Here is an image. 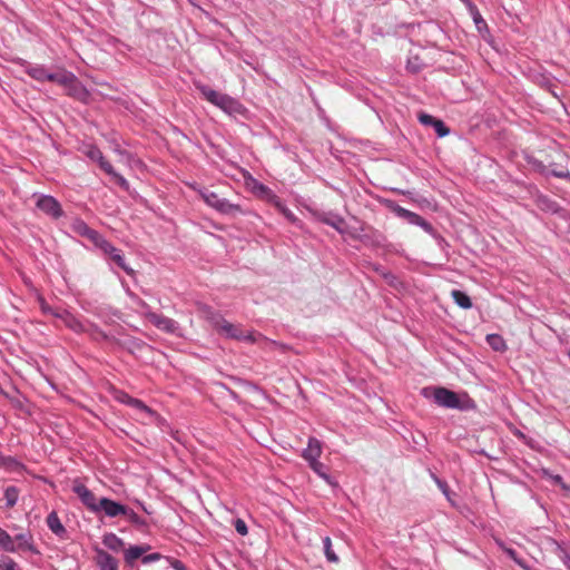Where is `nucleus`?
I'll return each instance as SVG.
<instances>
[{"mask_svg": "<svg viewBox=\"0 0 570 570\" xmlns=\"http://www.w3.org/2000/svg\"><path fill=\"white\" fill-rule=\"evenodd\" d=\"M316 219L322 224L331 226L341 235L346 233V230L344 228V225H345L344 217L335 212H324V213L317 214Z\"/></svg>", "mask_w": 570, "mask_h": 570, "instance_id": "17", "label": "nucleus"}, {"mask_svg": "<svg viewBox=\"0 0 570 570\" xmlns=\"http://www.w3.org/2000/svg\"><path fill=\"white\" fill-rule=\"evenodd\" d=\"M150 549L149 544H134L124 551V559L128 566H132L135 560L142 558V554Z\"/></svg>", "mask_w": 570, "mask_h": 570, "instance_id": "30", "label": "nucleus"}, {"mask_svg": "<svg viewBox=\"0 0 570 570\" xmlns=\"http://www.w3.org/2000/svg\"><path fill=\"white\" fill-rule=\"evenodd\" d=\"M276 209L284 215V217L296 226L302 225V220L286 206L282 198L278 199V205H274Z\"/></svg>", "mask_w": 570, "mask_h": 570, "instance_id": "41", "label": "nucleus"}, {"mask_svg": "<svg viewBox=\"0 0 570 570\" xmlns=\"http://www.w3.org/2000/svg\"><path fill=\"white\" fill-rule=\"evenodd\" d=\"M215 210L222 215L227 216H236L238 214L243 215L245 212L243 210L239 204H234L229 202L227 198H223L219 200Z\"/></svg>", "mask_w": 570, "mask_h": 570, "instance_id": "31", "label": "nucleus"}, {"mask_svg": "<svg viewBox=\"0 0 570 570\" xmlns=\"http://www.w3.org/2000/svg\"><path fill=\"white\" fill-rule=\"evenodd\" d=\"M170 567L174 569V570H187L186 566L184 564L183 561L178 560V559H173L170 561Z\"/></svg>", "mask_w": 570, "mask_h": 570, "instance_id": "57", "label": "nucleus"}, {"mask_svg": "<svg viewBox=\"0 0 570 570\" xmlns=\"http://www.w3.org/2000/svg\"><path fill=\"white\" fill-rule=\"evenodd\" d=\"M148 320L159 330L166 333H174L177 328V322L165 315L157 313H148Z\"/></svg>", "mask_w": 570, "mask_h": 570, "instance_id": "23", "label": "nucleus"}, {"mask_svg": "<svg viewBox=\"0 0 570 570\" xmlns=\"http://www.w3.org/2000/svg\"><path fill=\"white\" fill-rule=\"evenodd\" d=\"M226 338L236 340V341H244V342H255L254 333L248 332L244 333L238 326L229 323L226 321V323L223 325L222 330L218 332Z\"/></svg>", "mask_w": 570, "mask_h": 570, "instance_id": "16", "label": "nucleus"}, {"mask_svg": "<svg viewBox=\"0 0 570 570\" xmlns=\"http://www.w3.org/2000/svg\"><path fill=\"white\" fill-rule=\"evenodd\" d=\"M234 527L236 532L240 535H246L248 533V527L243 519H236Z\"/></svg>", "mask_w": 570, "mask_h": 570, "instance_id": "53", "label": "nucleus"}, {"mask_svg": "<svg viewBox=\"0 0 570 570\" xmlns=\"http://www.w3.org/2000/svg\"><path fill=\"white\" fill-rule=\"evenodd\" d=\"M114 397L117 402H119L124 405H127V406L130 405V401L134 399V396H131L130 394H128L127 392H125L122 390H116Z\"/></svg>", "mask_w": 570, "mask_h": 570, "instance_id": "49", "label": "nucleus"}, {"mask_svg": "<svg viewBox=\"0 0 570 570\" xmlns=\"http://www.w3.org/2000/svg\"><path fill=\"white\" fill-rule=\"evenodd\" d=\"M0 570H21V568L18 566V563L11 559L6 558L2 563H0Z\"/></svg>", "mask_w": 570, "mask_h": 570, "instance_id": "51", "label": "nucleus"}, {"mask_svg": "<svg viewBox=\"0 0 570 570\" xmlns=\"http://www.w3.org/2000/svg\"><path fill=\"white\" fill-rule=\"evenodd\" d=\"M57 318L61 320L66 327H68L75 334H83V331H86L85 324H87L88 320H81L67 308L63 309L60 315H57Z\"/></svg>", "mask_w": 570, "mask_h": 570, "instance_id": "18", "label": "nucleus"}, {"mask_svg": "<svg viewBox=\"0 0 570 570\" xmlns=\"http://www.w3.org/2000/svg\"><path fill=\"white\" fill-rule=\"evenodd\" d=\"M71 490L79 498L80 502L95 514L99 505V499L96 498L94 492L79 479L73 480Z\"/></svg>", "mask_w": 570, "mask_h": 570, "instance_id": "9", "label": "nucleus"}, {"mask_svg": "<svg viewBox=\"0 0 570 570\" xmlns=\"http://www.w3.org/2000/svg\"><path fill=\"white\" fill-rule=\"evenodd\" d=\"M4 500H6V507L7 508H13L18 501L20 495V490L16 485H9L4 489Z\"/></svg>", "mask_w": 570, "mask_h": 570, "instance_id": "42", "label": "nucleus"}, {"mask_svg": "<svg viewBox=\"0 0 570 570\" xmlns=\"http://www.w3.org/2000/svg\"><path fill=\"white\" fill-rule=\"evenodd\" d=\"M193 190H195L199 197L204 200V203L215 209L222 199L215 191L209 190L206 187H200L196 183L189 185Z\"/></svg>", "mask_w": 570, "mask_h": 570, "instance_id": "27", "label": "nucleus"}, {"mask_svg": "<svg viewBox=\"0 0 570 570\" xmlns=\"http://www.w3.org/2000/svg\"><path fill=\"white\" fill-rule=\"evenodd\" d=\"M115 151H116L118 155L122 156V157H128V158H130V157L132 156L130 153H128V151H127V150H125V149L116 148V149H115Z\"/></svg>", "mask_w": 570, "mask_h": 570, "instance_id": "62", "label": "nucleus"}, {"mask_svg": "<svg viewBox=\"0 0 570 570\" xmlns=\"http://www.w3.org/2000/svg\"><path fill=\"white\" fill-rule=\"evenodd\" d=\"M562 563L564 564V567L570 570V548L569 549H566V548H562L560 549V554H559Z\"/></svg>", "mask_w": 570, "mask_h": 570, "instance_id": "54", "label": "nucleus"}, {"mask_svg": "<svg viewBox=\"0 0 570 570\" xmlns=\"http://www.w3.org/2000/svg\"><path fill=\"white\" fill-rule=\"evenodd\" d=\"M102 544L112 552H119L122 550L125 542L114 532H108L102 537Z\"/></svg>", "mask_w": 570, "mask_h": 570, "instance_id": "33", "label": "nucleus"}, {"mask_svg": "<svg viewBox=\"0 0 570 570\" xmlns=\"http://www.w3.org/2000/svg\"><path fill=\"white\" fill-rule=\"evenodd\" d=\"M137 504L141 508L144 512H146L147 514H151V511L146 507L144 502L137 500Z\"/></svg>", "mask_w": 570, "mask_h": 570, "instance_id": "63", "label": "nucleus"}, {"mask_svg": "<svg viewBox=\"0 0 570 570\" xmlns=\"http://www.w3.org/2000/svg\"><path fill=\"white\" fill-rule=\"evenodd\" d=\"M429 474H430V478L434 481V483L438 485V482H443L444 480L439 478L436 475V473H434L433 471H429Z\"/></svg>", "mask_w": 570, "mask_h": 570, "instance_id": "61", "label": "nucleus"}, {"mask_svg": "<svg viewBox=\"0 0 570 570\" xmlns=\"http://www.w3.org/2000/svg\"><path fill=\"white\" fill-rule=\"evenodd\" d=\"M122 517H125L137 529H144L148 527V522L146 521V519L138 515L128 505H126V511L122 513Z\"/></svg>", "mask_w": 570, "mask_h": 570, "instance_id": "38", "label": "nucleus"}, {"mask_svg": "<svg viewBox=\"0 0 570 570\" xmlns=\"http://www.w3.org/2000/svg\"><path fill=\"white\" fill-rule=\"evenodd\" d=\"M206 320L212 324V326L219 332L223 325L226 323L225 317L218 311L213 309L212 307H206Z\"/></svg>", "mask_w": 570, "mask_h": 570, "instance_id": "34", "label": "nucleus"}, {"mask_svg": "<svg viewBox=\"0 0 570 570\" xmlns=\"http://www.w3.org/2000/svg\"><path fill=\"white\" fill-rule=\"evenodd\" d=\"M497 546L511 559L517 566L523 570H537L529 566L522 558L519 557L518 552L510 547H507L502 540H495Z\"/></svg>", "mask_w": 570, "mask_h": 570, "instance_id": "29", "label": "nucleus"}, {"mask_svg": "<svg viewBox=\"0 0 570 570\" xmlns=\"http://www.w3.org/2000/svg\"><path fill=\"white\" fill-rule=\"evenodd\" d=\"M0 468L7 472L23 473L27 471V466L18 458L11 455H4L0 452Z\"/></svg>", "mask_w": 570, "mask_h": 570, "instance_id": "25", "label": "nucleus"}, {"mask_svg": "<svg viewBox=\"0 0 570 570\" xmlns=\"http://www.w3.org/2000/svg\"><path fill=\"white\" fill-rule=\"evenodd\" d=\"M81 153L88 157L90 160L96 161L101 170L106 169L105 164H110L104 156L100 148L95 144H85L81 147Z\"/></svg>", "mask_w": 570, "mask_h": 570, "instance_id": "24", "label": "nucleus"}, {"mask_svg": "<svg viewBox=\"0 0 570 570\" xmlns=\"http://www.w3.org/2000/svg\"><path fill=\"white\" fill-rule=\"evenodd\" d=\"M161 558H163V556L159 552H154V553H149V554L144 553L142 558H141V562L144 564H150V563L159 561Z\"/></svg>", "mask_w": 570, "mask_h": 570, "instance_id": "52", "label": "nucleus"}, {"mask_svg": "<svg viewBox=\"0 0 570 570\" xmlns=\"http://www.w3.org/2000/svg\"><path fill=\"white\" fill-rule=\"evenodd\" d=\"M71 230L87 239H89L94 246L97 248L102 240L106 238L102 234H100L98 230L91 228L83 219L80 217H76L72 219L70 224Z\"/></svg>", "mask_w": 570, "mask_h": 570, "instance_id": "8", "label": "nucleus"}, {"mask_svg": "<svg viewBox=\"0 0 570 570\" xmlns=\"http://www.w3.org/2000/svg\"><path fill=\"white\" fill-rule=\"evenodd\" d=\"M438 488L439 490L442 492V494L445 497V499L448 500V502L452 505V507H456V502L454 501L453 497L455 495V493H453L451 490H450V487L448 484V482L444 480L443 482H438Z\"/></svg>", "mask_w": 570, "mask_h": 570, "instance_id": "47", "label": "nucleus"}, {"mask_svg": "<svg viewBox=\"0 0 570 570\" xmlns=\"http://www.w3.org/2000/svg\"><path fill=\"white\" fill-rule=\"evenodd\" d=\"M377 202L383 207L392 212L396 217L404 219L410 225L422 228L426 234L435 239L439 247L444 248L445 246H449L446 239L432 226V224L419 214L400 206L395 200L390 198L379 197Z\"/></svg>", "mask_w": 570, "mask_h": 570, "instance_id": "1", "label": "nucleus"}, {"mask_svg": "<svg viewBox=\"0 0 570 570\" xmlns=\"http://www.w3.org/2000/svg\"><path fill=\"white\" fill-rule=\"evenodd\" d=\"M419 122L423 126L432 127L438 136V138H444L450 135L451 130L445 125V122L439 118H435L434 116L421 112L417 116Z\"/></svg>", "mask_w": 570, "mask_h": 570, "instance_id": "14", "label": "nucleus"}, {"mask_svg": "<svg viewBox=\"0 0 570 570\" xmlns=\"http://www.w3.org/2000/svg\"><path fill=\"white\" fill-rule=\"evenodd\" d=\"M47 527L59 538H63L67 533L65 525L61 523L57 511H51L46 519Z\"/></svg>", "mask_w": 570, "mask_h": 570, "instance_id": "32", "label": "nucleus"}, {"mask_svg": "<svg viewBox=\"0 0 570 570\" xmlns=\"http://www.w3.org/2000/svg\"><path fill=\"white\" fill-rule=\"evenodd\" d=\"M126 511V504H122L119 501H115L107 497H101L99 499V505L96 510V515L104 514L107 518L114 519L122 515Z\"/></svg>", "mask_w": 570, "mask_h": 570, "instance_id": "10", "label": "nucleus"}, {"mask_svg": "<svg viewBox=\"0 0 570 570\" xmlns=\"http://www.w3.org/2000/svg\"><path fill=\"white\" fill-rule=\"evenodd\" d=\"M433 402L444 409L469 411L475 409V402L464 393L463 399H460L458 393L446 387L433 389Z\"/></svg>", "mask_w": 570, "mask_h": 570, "instance_id": "3", "label": "nucleus"}, {"mask_svg": "<svg viewBox=\"0 0 570 570\" xmlns=\"http://www.w3.org/2000/svg\"><path fill=\"white\" fill-rule=\"evenodd\" d=\"M357 238L367 247L384 248L387 245L386 236L376 228L370 227L357 236Z\"/></svg>", "mask_w": 570, "mask_h": 570, "instance_id": "13", "label": "nucleus"}, {"mask_svg": "<svg viewBox=\"0 0 570 570\" xmlns=\"http://www.w3.org/2000/svg\"><path fill=\"white\" fill-rule=\"evenodd\" d=\"M548 177H557L570 181V171L568 169H549Z\"/></svg>", "mask_w": 570, "mask_h": 570, "instance_id": "50", "label": "nucleus"}, {"mask_svg": "<svg viewBox=\"0 0 570 570\" xmlns=\"http://www.w3.org/2000/svg\"><path fill=\"white\" fill-rule=\"evenodd\" d=\"M39 306H40V311L46 314V315H51L53 317L57 318V315H60L61 312H63L65 308H61V307H52L50 306L45 298L40 297L39 298Z\"/></svg>", "mask_w": 570, "mask_h": 570, "instance_id": "46", "label": "nucleus"}, {"mask_svg": "<svg viewBox=\"0 0 570 570\" xmlns=\"http://www.w3.org/2000/svg\"><path fill=\"white\" fill-rule=\"evenodd\" d=\"M543 475L550 478L552 483L560 485L564 480L560 474H551L548 470H543Z\"/></svg>", "mask_w": 570, "mask_h": 570, "instance_id": "56", "label": "nucleus"}, {"mask_svg": "<svg viewBox=\"0 0 570 570\" xmlns=\"http://www.w3.org/2000/svg\"><path fill=\"white\" fill-rule=\"evenodd\" d=\"M36 208L52 220H58L65 216L60 202L52 195L35 193Z\"/></svg>", "mask_w": 570, "mask_h": 570, "instance_id": "6", "label": "nucleus"}, {"mask_svg": "<svg viewBox=\"0 0 570 570\" xmlns=\"http://www.w3.org/2000/svg\"><path fill=\"white\" fill-rule=\"evenodd\" d=\"M106 256V259L114 271V266L124 271L128 276H134L135 271L126 262L125 255L120 248L114 246L107 238L97 247Z\"/></svg>", "mask_w": 570, "mask_h": 570, "instance_id": "5", "label": "nucleus"}, {"mask_svg": "<svg viewBox=\"0 0 570 570\" xmlns=\"http://www.w3.org/2000/svg\"><path fill=\"white\" fill-rule=\"evenodd\" d=\"M245 181L250 190V193L257 197L258 199H262L271 205H278V199L281 198L272 188L266 186L265 184L261 183L258 179L253 177L250 174L248 176H245Z\"/></svg>", "mask_w": 570, "mask_h": 570, "instance_id": "7", "label": "nucleus"}, {"mask_svg": "<svg viewBox=\"0 0 570 570\" xmlns=\"http://www.w3.org/2000/svg\"><path fill=\"white\" fill-rule=\"evenodd\" d=\"M95 561L98 570H118V561L110 553L98 547L95 548Z\"/></svg>", "mask_w": 570, "mask_h": 570, "instance_id": "20", "label": "nucleus"}, {"mask_svg": "<svg viewBox=\"0 0 570 570\" xmlns=\"http://www.w3.org/2000/svg\"><path fill=\"white\" fill-rule=\"evenodd\" d=\"M564 492L570 493V485L564 481L559 485Z\"/></svg>", "mask_w": 570, "mask_h": 570, "instance_id": "64", "label": "nucleus"}, {"mask_svg": "<svg viewBox=\"0 0 570 570\" xmlns=\"http://www.w3.org/2000/svg\"><path fill=\"white\" fill-rule=\"evenodd\" d=\"M129 406L132 407V409H136V410H138L140 412H144V413L148 414L149 416H157V412L155 410H153L150 406H148L140 399L134 397L130 401V405Z\"/></svg>", "mask_w": 570, "mask_h": 570, "instance_id": "45", "label": "nucleus"}, {"mask_svg": "<svg viewBox=\"0 0 570 570\" xmlns=\"http://www.w3.org/2000/svg\"><path fill=\"white\" fill-rule=\"evenodd\" d=\"M83 334H87L91 341L100 343V342H110L112 344L114 335L108 334L105 332L99 325L91 321H87V324H85Z\"/></svg>", "mask_w": 570, "mask_h": 570, "instance_id": "21", "label": "nucleus"}, {"mask_svg": "<svg viewBox=\"0 0 570 570\" xmlns=\"http://www.w3.org/2000/svg\"><path fill=\"white\" fill-rule=\"evenodd\" d=\"M513 434H514V436H515L517 439H519V440H520V441H522V442H524V441H525V439L528 438V435H527V434H524V433H523L522 431H520V430H515V431L513 432Z\"/></svg>", "mask_w": 570, "mask_h": 570, "instance_id": "60", "label": "nucleus"}, {"mask_svg": "<svg viewBox=\"0 0 570 570\" xmlns=\"http://www.w3.org/2000/svg\"><path fill=\"white\" fill-rule=\"evenodd\" d=\"M469 14L471 16L474 24H475V28L479 32V35L481 36V38L490 43L492 41V36H491V32H490V28L487 23V21L483 19L479 8H474L473 10L469 11Z\"/></svg>", "mask_w": 570, "mask_h": 570, "instance_id": "22", "label": "nucleus"}, {"mask_svg": "<svg viewBox=\"0 0 570 570\" xmlns=\"http://www.w3.org/2000/svg\"><path fill=\"white\" fill-rule=\"evenodd\" d=\"M322 543H323V551H324L326 560L328 562H331V563H337L340 561V558L334 552V550L332 548V540H331V538L328 535H325L322 539Z\"/></svg>", "mask_w": 570, "mask_h": 570, "instance_id": "43", "label": "nucleus"}, {"mask_svg": "<svg viewBox=\"0 0 570 570\" xmlns=\"http://www.w3.org/2000/svg\"><path fill=\"white\" fill-rule=\"evenodd\" d=\"M451 296L454 303L463 309H470L473 305L471 297L464 291L453 289Z\"/></svg>", "mask_w": 570, "mask_h": 570, "instance_id": "36", "label": "nucleus"}, {"mask_svg": "<svg viewBox=\"0 0 570 570\" xmlns=\"http://www.w3.org/2000/svg\"><path fill=\"white\" fill-rule=\"evenodd\" d=\"M321 454L322 442L315 436H309L307 440V446L302 451V458L307 462V464H311L320 461Z\"/></svg>", "mask_w": 570, "mask_h": 570, "instance_id": "19", "label": "nucleus"}, {"mask_svg": "<svg viewBox=\"0 0 570 570\" xmlns=\"http://www.w3.org/2000/svg\"><path fill=\"white\" fill-rule=\"evenodd\" d=\"M460 1L465 6L468 12L478 7L472 0H460Z\"/></svg>", "mask_w": 570, "mask_h": 570, "instance_id": "58", "label": "nucleus"}, {"mask_svg": "<svg viewBox=\"0 0 570 570\" xmlns=\"http://www.w3.org/2000/svg\"><path fill=\"white\" fill-rule=\"evenodd\" d=\"M46 81L57 82L61 86H70L77 81V77L72 71L65 69L61 72H51L47 70Z\"/></svg>", "mask_w": 570, "mask_h": 570, "instance_id": "26", "label": "nucleus"}, {"mask_svg": "<svg viewBox=\"0 0 570 570\" xmlns=\"http://www.w3.org/2000/svg\"><path fill=\"white\" fill-rule=\"evenodd\" d=\"M485 341L488 345L495 352H504L508 348L504 338L500 334H488Z\"/></svg>", "mask_w": 570, "mask_h": 570, "instance_id": "37", "label": "nucleus"}, {"mask_svg": "<svg viewBox=\"0 0 570 570\" xmlns=\"http://www.w3.org/2000/svg\"><path fill=\"white\" fill-rule=\"evenodd\" d=\"M14 549L17 552H29L33 556H40L41 552L37 547L32 533L28 530L14 535Z\"/></svg>", "mask_w": 570, "mask_h": 570, "instance_id": "12", "label": "nucleus"}, {"mask_svg": "<svg viewBox=\"0 0 570 570\" xmlns=\"http://www.w3.org/2000/svg\"><path fill=\"white\" fill-rule=\"evenodd\" d=\"M112 345L118 348L125 350L132 355H136L140 353L142 350L149 347V345L142 340L130 335H126L122 337L115 336L112 338Z\"/></svg>", "mask_w": 570, "mask_h": 570, "instance_id": "11", "label": "nucleus"}, {"mask_svg": "<svg viewBox=\"0 0 570 570\" xmlns=\"http://www.w3.org/2000/svg\"><path fill=\"white\" fill-rule=\"evenodd\" d=\"M126 292H127V294H128L131 298L136 299V301H137L141 306L147 307V304H146L142 299H140L136 294H134L132 292H130V291H129V288H127V289H126Z\"/></svg>", "mask_w": 570, "mask_h": 570, "instance_id": "59", "label": "nucleus"}, {"mask_svg": "<svg viewBox=\"0 0 570 570\" xmlns=\"http://www.w3.org/2000/svg\"><path fill=\"white\" fill-rule=\"evenodd\" d=\"M196 89L208 102L228 116L246 117L248 114V109L238 99L227 94L219 92L204 83H196Z\"/></svg>", "mask_w": 570, "mask_h": 570, "instance_id": "2", "label": "nucleus"}, {"mask_svg": "<svg viewBox=\"0 0 570 570\" xmlns=\"http://www.w3.org/2000/svg\"><path fill=\"white\" fill-rule=\"evenodd\" d=\"M308 466L315 474H317L322 480H324L330 487L338 488L337 480L328 473V468L324 463H322L321 461H316V462L308 464Z\"/></svg>", "mask_w": 570, "mask_h": 570, "instance_id": "28", "label": "nucleus"}, {"mask_svg": "<svg viewBox=\"0 0 570 570\" xmlns=\"http://www.w3.org/2000/svg\"><path fill=\"white\" fill-rule=\"evenodd\" d=\"M525 163L538 174L548 177L549 168L541 161L530 154L524 155Z\"/></svg>", "mask_w": 570, "mask_h": 570, "instance_id": "39", "label": "nucleus"}, {"mask_svg": "<svg viewBox=\"0 0 570 570\" xmlns=\"http://www.w3.org/2000/svg\"><path fill=\"white\" fill-rule=\"evenodd\" d=\"M0 550L9 553H16L13 538L0 527Z\"/></svg>", "mask_w": 570, "mask_h": 570, "instance_id": "40", "label": "nucleus"}, {"mask_svg": "<svg viewBox=\"0 0 570 570\" xmlns=\"http://www.w3.org/2000/svg\"><path fill=\"white\" fill-rule=\"evenodd\" d=\"M518 186H521L527 189L529 195L532 197L534 204L538 208L544 213L551 215H561L564 212V208L554 199L543 194L537 185L527 184L524 181H517Z\"/></svg>", "mask_w": 570, "mask_h": 570, "instance_id": "4", "label": "nucleus"}, {"mask_svg": "<svg viewBox=\"0 0 570 570\" xmlns=\"http://www.w3.org/2000/svg\"><path fill=\"white\" fill-rule=\"evenodd\" d=\"M106 169L104 170L108 176H110L115 183L125 191H129L130 184L129 181L118 171L115 170L111 164H105Z\"/></svg>", "mask_w": 570, "mask_h": 570, "instance_id": "35", "label": "nucleus"}, {"mask_svg": "<svg viewBox=\"0 0 570 570\" xmlns=\"http://www.w3.org/2000/svg\"><path fill=\"white\" fill-rule=\"evenodd\" d=\"M12 62L17 66H20L24 69L26 73L30 76L32 79L39 82L46 81V72L47 68L43 65H32L23 58L16 57L12 59Z\"/></svg>", "mask_w": 570, "mask_h": 570, "instance_id": "15", "label": "nucleus"}, {"mask_svg": "<svg viewBox=\"0 0 570 570\" xmlns=\"http://www.w3.org/2000/svg\"><path fill=\"white\" fill-rule=\"evenodd\" d=\"M424 67V63L419 57L409 58L406 61V70L413 75L419 73Z\"/></svg>", "mask_w": 570, "mask_h": 570, "instance_id": "48", "label": "nucleus"}, {"mask_svg": "<svg viewBox=\"0 0 570 570\" xmlns=\"http://www.w3.org/2000/svg\"><path fill=\"white\" fill-rule=\"evenodd\" d=\"M3 395L16 410L24 411L26 399L18 390H16L14 394L3 393Z\"/></svg>", "mask_w": 570, "mask_h": 570, "instance_id": "44", "label": "nucleus"}, {"mask_svg": "<svg viewBox=\"0 0 570 570\" xmlns=\"http://www.w3.org/2000/svg\"><path fill=\"white\" fill-rule=\"evenodd\" d=\"M523 443L531 450L542 451V446L540 445L539 441L531 436H528Z\"/></svg>", "mask_w": 570, "mask_h": 570, "instance_id": "55", "label": "nucleus"}]
</instances>
